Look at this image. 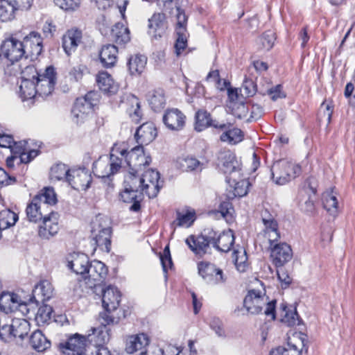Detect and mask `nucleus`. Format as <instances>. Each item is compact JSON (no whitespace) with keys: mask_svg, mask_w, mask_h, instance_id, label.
Segmentation results:
<instances>
[{"mask_svg":"<svg viewBox=\"0 0 355 355\" xmlns=\"http://www.w3.org/2000/svg\"><path fill=\"white\" fill-rule=\"evenodd\" d=\"M42 206V205L37 201V198H33L31 202L27 206L26 210L27 217L30 221L37 223L43 218L41 211Z\"/></svg>","mask_w":355,"mask_h":355,"instance_id":"a18cd8bd","label":"nucleus"},{"mask_svg":"<svg viewBox=\"0 0 355 355\" xmlns=\"http://www.w3.org/2000/svg\"><path fill=\"white\" fill-rule=\"evenodd\" d=\"M143 192L149 198H155L157 196L160 187L159 184V173L153 169H148L141 175Z\"/></svg>","mask_w":355,"mask_h":355,"instance_id":"a211bd4d","label":"nucleus"},{"mask_svg":"<svg viewBox=\"0 0 355 355\" xmlns=\"http://www.w3.org/2000/svg\"><path fill=\"white\" fill-rule=\"evenodd\" d=\"M13 338L23 340L30 331V324L21 318H15L11 322Z\"/></svg>","mask_w":355,"mask_h":355,"instance_id":"e433bc0d","label":"nucleus"},{"mask_svg":"<svg viewBox=\"0 0 355 355\" xmlns=\"http://www.w3.org/2000/svg\"><path fill=\"white\" fill-rule=\"evenodd\" d=\"M324 208L331 215L338 211V201L336 197L331 193H324L322 197Z\"/></svg>","mask_w":355,"mask_h":355,"instance_id":"5fc2aeb1","label":"nucleus"},{"mask_svg":"<svg viewBox=\"0 0 355 355\" xmlns=\"http://www.w3.org/2000/svg\"><path fill=\"white\" fill-rule=\"evenodd\" d=\"M142 193L135 190L128 189V187H124V190L121 193V198L125 202H133L130 209L133 211H138L140 209V200Z\"/></svg>","mask_w":355,"mask_h":355,"instance_id":"f704fd0d","label":"nucleus"},{"mask_svg":"<svg viewBox=\"0 0 355 355\" xmlns=\"http://www.w3.org/2000/svg\"><path fill=\"white\" fill-rule=\"evenodd\" d=\"M38 95L35 81L21 80L19 95L23 101L31 100Z\"/></svg>","mask_w":355,"mask_h":355,"instance_id":"c9c22d12","label":"nucleus"},{"mask_svg":"<svg viewBox=\"0 0 355 355\" xmlns=\"http://www.w3.org/2000/svg\"><path fill=\"white\" fill-rule=\"evenodd\" d=\"M218 160L221 165V170L230 177H239L240 164L236 159L234 154L230 150L220 151Z\"/></svg>","mask_w":355,"mask_h":355,"instance_id":"dca6fc26","label":"nucleus"},{"mask_svg":"<svg viewBox=\"0 0 355 355\" xmlns=\"http://www.w3.org/2000/svg\"><path fill=\"white\" fill-rule=\"evenodd\" d=\"M21 44H23L26 57H37L42 51V39L37 32H31L24 38Z\"/></svg>","mask_w":355,"mask_h":355,"instance_id":"6ab92c4d","label":"nucleus"},{"mask_svg":"<svg viewBox=\"0 0 355 355\" xmlns=\"http://www.w3.org/2000/svg\"><path fill=\"white\" fill-rule=\"evenodd\" d=\"M243 132L236 128L230 129L223 132L220 139L221 141L227 143L230 145H235L243 139Z\"/></svg>","mask_w":355,"mask_h":355,"instance_id":"37998d69","label":"nucleus"},{"mask_svg":"<svg viewBox=\"0 0 355 355\" xmlns=\"http://www.w3.org/2000/svg\"><path fill=\"white\" fill-rule=\"evenodd\" d=\"M17 219V215L10 209H3L0 211V238L2 230L14 225Z\"/></svg>","mask_w":355,"mask_h":355,"instance_id":"c03bdc74","label":"nucleus"},{"mask_svg":"<svg viewBox=\"0 0 355 355\" xmlns=\"http://www.w3.org/2000/svg\"><path fill=\"white\" fill-rule=\"evenodd\" d=\"M180 165L183 171H193L200 167V162L194 157H187L180 159Z\"/></svg>","mask_w":355,"mask_h":355,"instance_id":"e2e57ef3","label":"nucleus"},{"mask_svg":"<svg viewBox=\"0 0 355 355\" xmlns=\"http://www.w3.org/2000/svg\"><path fill=\"white\" fill-rule=\"evenodd\" d=\"M174 12L177 19L176 33L178 35V38L175 44V53L179 56L184 51L187 45L186 35L187 16L184 10L178 6H175Z\"/></svg>","mask_w":355,"mask_h":355,"instance_id":"6e6552de","label":"nucleus"},{"mask_svg":"<svg viewBox=\"0 0 355 355\" xmlns=\"http://www.w3.org/2000/svg\"><path fill=\"white\" fill-rule=\"evenodd\" d=\"M232 211L233 208L229 202H223L220 205L218 210L210 214L216 215V217L217 218H224L226 220H228L230 217H232Z\"/></svg>","mask_w":355,"mask_h":355,"instance_id":"052dcab7","label":"nucleus"},{"mask_svg":"<svg viewBox=\"0 0 355 355\" xmlns=\"http://www.w3.org/2000/svg\"><path fill=\"white\" fill-rule=\"evenodd\" d=\"M212 244L221 252H228L230 250L234 242V236L231 230L223 232L220 234L217 239L212 234Z\"/></svg>","mask_w":355,"mask_h":355,"instance_id":"c756f323","label":"nucleus"},{"mask_svg":"<svg viewBox=\"0 0 355 355\" xmlns=\"http://www.w3.org/2000/svg\"><path fill=\"white\" fill-rule=\"evenodd\" d=\"M42 73H38L36 68L33 65L26 67L21 71V80H28L36 81L38 76Z\"/></svg>","mask_w":355,"mask_h":355,"instance_id":"774afa93","label":"nucleus"},{"mask_svg":"<svg viewBox=\"0 0 355 355\" xmlns=\"http://www.w3.org/2000/svg\"><path fill=\"white\" fill-rule=\"evenodd\" d=\"M29 343L35 350L42 352L51 347V341L40 330H36L30 336Z\"/></svg>","mask_w":355,"mask_h":355,"instance_id":"72a5a7b5","label":"nucleus"},{"mask_svg":"<svg viewBox=\"0 0 355 355\" xmlns=\"http://www.w3.org/2000/svg\"><path fill=\"white\" fill-rule=\"evenodd\" d=\"M112 39L117 44H125L130 40L129 29L123 24L117 23L112 29Z\"/></svg>","mask_w":355,"mask_h":355,"instance_id":"a19ab883","label":"nucleus"},{"mask_svg":"<svg viewBox=\"0 0 355 355\" xmlns=\"http://www.w3.org/2000/svg\"><path fill=\"white\" fill-rule=\"evenodd\" d=\"M123 108L126 110L130 117L135 123H138L141 118L139 100L134 95H128L122 101Z\"/></svg>","mask_w":355,"mask_h":355,"instance_id":"c85d7f7f","label":"nucleus"},{"mask_svg":"<svg viewBox=\"0 0 355 355\" xmlns=\"http://www.w3.org/2000/svg\"><path fill=\"white\" fill-rule=\"evenodd\" d=\"M164 19L165 16L163 13L154 14L149 19V28L155 31L164 28L165 26Z\"/></svg>","mask_w":355,"mask_h":355,"instance_id":"0e129e2a","label":"nucleus"},{"mask_svg":"<svg viewBox=\"0 0 355 355\" xmlns=\"http://www.w3.org/2000/svg\"><path fill=\"white\" fill-rule=\"evenodd\" d=\"M157 130L150 122L144 123L140 125L135 133V139L140 146L147 145L152 142L157 136Z\"/></svg>","mask_w":355,"mask_h":355,"instance_id":"a878e982","label":"nucleus"},{"mask_svg":"<svg viewBox=\"0 0 355 355\" xmlns=\"http://www.w3.org/2000/svg\"><path fill=\"white\" fill-rule=\"evenodd\" d=\"M148 101L153 110H160L164 107L166 103L164 90L162 89L153 90L149 94Z\"/></svg>","mask_w":355,"mask_h":355,"instance_id":"79ce46f5","label":"nucleus"},{"mask_svg":"<svg viewBox=\"0 0 355 355\" xmlns=\"http://www.w3.org/2000/svg\"><path fill=\"white\" fill-rule=\"evenodd\" d=\"M52 308L48 305H44L39 308L36 314L37 322H46L51 318Z\"/></svg>","mask_w":355,"mask_h":355,"instance_id":"69168bd1","label":"nucleus"},{"mask_svg":"<svg viewBox=\"0 0 355 355\" xmlns=\"http://www.w3.org/2000/svg\"><path fill=\"white\" fill-rule=\"evenodd\" d=\"M212 234L216 235V233L214 232H209L207 236L203 235L198 236L191 235L186 239V243L196 255L201 257L207 252L209 249V244L212 243Z\"/></svg>","mask_w":355,"mask_h":355,"instance_id":"f3484780","label":"nucleus"},{"mask_svg":"<svg viewBox=\"0 0 355 355\" xmlns=\"http://www.w3.org/2000/svg\"><path fill=\"white\" fill-rule=\"evenodd\" d=\"M59 230L58 214L51 212L42 218V223L39 226L38 235L43 239H50L58 234Z\"/></svg>","mask_w":355,"mask_h":355,"instance_id":"2eb2a0df","label":"nucleus"},{"mask_svg":"<svg viewBox=\"0 0 355 355\" xmlns=\"http://www.w3.org/2000/svg\"><path fill=\"white\" fill-rule=\"evenodd\" d=\"M147 58L142 55H134L128 60V69L132 75H140L145 69Z\"/></svg>","mask_w":355,"mask_h":355,"instance_id":"4c0bfd02","label":"nucleus"},{"mask_svg":"<svg viewBox=\"0 0 355 355\" xmlns=\"http://www.w3.org/2000/svg\"><path fill=\"white\" fill-rule=\"evenodd\" d=\"M89 261L87 256L83 253L73 252L67 257V266L77 275L83 277L86 274Z\"/></svg>","mask_w":355,"mask_h":355,"instance_id":"5701e85b","label":"nucleus"},{"mask_svg":"<svg viewBox=\"0 0 355 355\" xmlns=\"http://www.w3.org/2000/svg\"><path fill=\"white\" fill-rule=\"evenodd\" d=\"M125 153V144H116L112 148L110 157L101 156L93 164V173L101 178H110L122 167V158Z\"/></svg>","mask_w":355,"mask_h":355,"instance_id":"f257e3e1","label":"nucleus"},{"mask_svg":"<svg viewBox=\"0 0 355 355\" xmlns=\"http://www.w3.org/2000/svg\"><path fill=\"white\" fill-rule=\"evenodd\" d=\"M232 114L239 119H245L248 113V107L242 102H233L228 104Z\"/></svg>","mask_w":355,"mask_h":355,"instance_id":"4d7b16f0","label":"nucleus"},{"mask_svg":"<svg viewBox=\"0 0 355 355\" xmlns=\"http://www.w3.org/2000/svg\"><path fill=\"white\" fill-rule=\"evenodd\" d=\"M55 3L66 11H74L78 9L82 0H54Z\"/></svg>","mask_w":355,"mask_h":355,"instance_id":"bf43d9fd","label":"nucleus"},{"mask_svg":"<svg viewBox=\"0 0 355 355\" xmlns=\"http://www.w3.org/2000/svg\"><path fill=\"white\" fill-rule=\"evenodd\" d=\"M37 198V201L45 206L46 205H55L57 202V198L55 191L51 187H46L42 190L41 193L34 197Z\"/></svg>","mask_w":355,"mask_h":355,"instance_id":"09e8293b","label":"nucleus"},{"mask_svg":"<svg viewBox=\"0 0 355 355\" xmlns=\"http://www.w3.org/2000/svg\"><path fill=\"white\" fill-rule=\"evenodd\" d=\"M198 273L210 284H218L225 281L222 270L208 262L202 261L198 263Z\"/></svg>","mask_w":355,"mask_h":355,"instance_id":"ddd939ff","label":"nucleus"},{"mask_svg":"<svg viewBox=\"0 0 355 355\" xmlns=\"http://www.w3.org/2000/svg\"><path fill=\"white\" fill-rule=\"evenodd\" d=\"M87 335V340L89 342H94L96 345H102L110 339V334L108 330L105 327H101L98 328H92Z\"/></svg>","mask_w":355,"mask_h":355,"instance_id":"58836bf2","label":"nucleus"},{"mask_svg":"<svg viewBox=\"0 0 355 355\" xmlns=\"http://www.w3.org/2000/svg\"><path fill=\"white\" fill-rule=\"evenodd\" d=\"M275 300L269 302L268 297L261 291L252 289L245 296L243 304L250 314H259L265 307L264 314L274 320L275 318Z\"/></svg>","mask_w":355,"mask_h":355,"instance_id":"f03ea898","label":"nucleus"},{"mask_svg":"<svg viewBox=\"0 0 355 355\" xmlns=\"http://www.w3.org/2000/svg\"><path fill=\"white\" fill-rule=\"evenodd\" d=\"M87 70V67L83 64H78L71 68L69 71V77L71 81L80 82L85 72Z\"/></svg>","mask_w":355,"mask_h":355,"instance_id":"680f3d73","label":"nucleus"},{"mask_svg":"<svg viewBox=\"0 0 355 355\" xmlns=\"http://www.w3.org/2000/svg\"><path fill=\"white\" fill-rule=\"evenodd\" d=\"M270 245V257L275 266L282 267L291 260L293 251L289 245L286 243H279Z\"/></svg>","mask_w":355,"mask_h":355,"instance_id":"4468645a","label":"nucleus"},{"mask_svg":"<svg viewBox=\"0 0 355 355\" xmlns=\"http://www.w3.org/2000/svg\"><path fill=\"white\" fill-rule=\"evenodd\" d=\"M304 347V335L295 333L288 338L286 345L279 347L270 352V355H302Z\"/></svg>","mask_w":355,"mask_h":355,"instance_id":"9b49d317","label":"nucleus"},{"mask_svg":"<svg viewBox=\"0 0 355 355\" xmlns=\"http://www.w3.org/2000/svg\"><path fill=\"white\" fill-rule=\"evenodd\" d=\"M38 95L47 96L52 93L55 84V72L53 67H48L35 81Z\"/></svg>","mask_w":355,"mask_h":355,"instance_id":"f8f14e48","label":"nucleus"},{"mask_svg":"<svg viewBox=\"0 0 355 355\" xmlns=\"http://www.w3.org/2000/svg\"><path fill=\"white\" fill-rule=\"evenodd\" d=\"M263 236L268 239L270 245L277 242L280 238V233L277 221L270 215L262 216Z\"/></svg>","mask_w":355,"mask_h":355,"instance_id":"bb28decb","label":"nucleus"},{"mask_svg":"<svg viewBox=\"0 0 355 355\" xmlns=\"http://www.w3.org/2000/svg\"><path fill=\"white\" fill-rule=\"evenodd\" d=\"M236 177H227L228 182L234 187V195L242 197L248 193V182L245 180L237 181Z\"/></svg>","mask_w":355,"mask_h":355,"instance_id":"603ef678","label":"nucleus"},{"mask_svg":"<svg viewBox=\"0 0 355 355\" xmlns=\"http://www.w3.org/2000/svg\"><path fill=\"white\" fill-rule=\"evenodd\" d=\"M271 172L273 181L284 185L300 174L301 167L292 162L279 160L272 165Z\"/></svg>","mask_w":355,"mask_h":355,"instance_id":"20e7f679","label":"nucleus"},{"mask_svg":"<svg viewBox=\"0 0 355 355\" xmlns=\"http://www.w3.org/2000/svg\"><path fill=\"white\" fill-rule=\"evenodd\" d=\"M24 55L26 56L23 44L14 37L5 40L0 49V58L2 60H6L11 64L17 62Z\"/></svg>","mask_w":355,"mask_h":355,"instance_id":"0eeeda50","label":"nucleus"},{"mask_svg":"<svg viewBox=\"0 0 355 355\" xmlns=\"http://www.w3.org/2000/svg\"><path fill=\"white\" fill-rule=\"evenodd\" d=\"M70 171L67 166L64 164H56L50 170L49 177L51 181L66 180Z\"/></svg>","mask_w":355,"mask_h":355,"instance_id":"49530a36","label":"nucleus"},{"mask_svg":"<svg viewBox=\"0 0 355 355\" xmlns=\"http://www.w3.org/2000/svg\"><path fill=\"white\" fill-rule=\"evenodd\" d=\"M67 182L75 190L86 191L92 182V176L85 168H73L70 169Z\"/></svg>","mask_w":355,"mask_h":355,"instance_id":"9d476101","label":"nucleus"},{"mask_svg":"<svg viewBox=\"0 0 355 355\" xmlns=\"http://www.w3.org/2000/svg\"><path fill=\"white\" fill-rule=\"evenodd\" d=\"M281 320L288 326H293L298 324V315L296 311L288 309L287 306L282 304L281 311Z\"/></svg>","mask_w":355,"mask_h":355,"instance_id":"864d4df0","label":"nucleus"},{"mask_svg":"<svg viewBox=\"0 0 355 355\" xmlns=\"http://www.w3.org/2000/svg\"><path fill=\"white\" fill-rule=\"evenodd\" d=\"M33 293L35 295L42 296V300H47L51 297L53 294L52 285L47 280L41 281L35 286Z\"/></svg>","mask_w":355,"mask_h":355,"instance_id":"3c124183","label":"nucleus"},{"mask_svg":"<svg viewBox=\"0 0 355 355\" xmlns=\"http://www.w3.org/2000/svg\"><path fill=\"white\" fill-rule=\"evenodd\" d=\"M195 220L196 214L194 211L189 210L177 211L176 219L171 223V227L173 230V232L178 227H189L193 224Z\"/></svg>","mask_w":355,"mask_h":355,"instance_id":"473e14b6","label":"nucleus"},{"mask_svg":"<svg viewBox=\"0 0 355 355\" xmlns=\"http://www.w3.org/2000/svg\"><path fill=\"white\" fill-rule=\"evenodd\" d=\"M209 325L210 328L215 331L218 336H225V331L224 330L223 323L219 318L216 317L211 318L209 321Z\"/></svg>","mask_w":355,"mask_h":355,"instance_id":"338daca9","label":"nucleus"},{"mask_svg":"<svg viewBox=\"0 0 355 355\" xmlns=\"http://www.w3.org/2000/svg\"><path fill=\"white\" fill-rule=\"evenodd\" d=\"M233 259L236 268L239 272H244L247 270L248 268V257L244 249L234 250Z\"/></svg>","mask_w":355,"mask_h":355,"instance_id":"8fccbe9b","label":"nucleus"},{"mask_svg":"<svg viewBox=\"0 0 355 355\" xmlns=\"http://www.w3.org/2000/svg\"><path fill=\"white\" fill-rule=\"evenodd\" d=\"M117 54L118 49L114 45H104L99 52L100 60L104 67H112L116 62Z\"/></svg>","mask_w":355,"mask_h":355,"instance_id":"2f4dec72","label":"nucleus"},{"mask_svg":"<svg viewBox=\"0 0 355 355\" xmlns=\"http://www.w3.org/2000/svg\"><path fill=\"white\" fill-rule=\"evenodd\" d=\"M210 114L205 110H199L196 114V127L195 129L200 132L209 127L210 123Z\"/></svg>","mask_w":355,"mask_h":355,"instance_id":"13d9d810","label":"nucleus"},{"mask_svg":"<svg viewBox=\"0 0 355 355\" xmlns=\"http://www.w3.org/2000/svg\"><path fill=\"white\" fill-rule=\"evenodd\" d=\"M15 7L10 0H0V20L8 21L14 19Z\"/></svg>","mask_w":355,"mask_h":355,"instance_id":"de8ad7c7","label":"nucleus"},{"mask_svg":"<svg viewBox=\"0 0 355 355\" xmlns=\"http://www.w3.org/2000/svg\"><path fill=\"white\" fill-rule=\"evenodd\" d=\"M24 306L26 304L15 293L3 292L0 295V309L6 314L15 312Z\"/></svg>","mask_w":355,"mask_h":355,"instance_id":"412c9836","label":"nucleus"},{"mask_svg":"<svg viewBox=\"0 0 355 355\" xmlns=\"http://www.w3.org/2000/svg\"><path fill=\"white\" fill-rule=\"evenodd\" d=\"M149 340L144 334L132 335L129 336L125 343V351L128 354L140 352V355H144L145 347L148 345Z\"/></svg>","mask_w":355,"mask_h":355,"instance_id":"cd10ccee","label":"nucleus"},{"mask_svg":"<svg viewBox=\"0 0 355 355\" xmlns=\"http://www.w3.org/2000/svg\"><path fill=\"white\" fill-rule=\"evenodd\" d=\"M107 275V268L101 261L94 260L89 263L84 279L89 288L102 283Z\"/></svg>","mask_w":355,"mask_h":355,"instance_id":"1a4fd4ad","label":"nucleus"},{"mask_svg":"<svg viewBox=\"0 0 355 355\" xmlns=\"http://www.w3.org/2000/svg\"><path fill=\"white\" fill-rule=\"evenodd\" d=\"M87 340V337L79 334L70 336L68 340L62 344L64 353L68 354V352L73 354L86 352Z\"/></svg>","mask_w":355,"mask_h":355,"instance_id":"393cba45","label":"nucleus"},{"mask_svg":"<svg viewBox=\"0 0 355 355\" xmlns=\"http://www.w3.org/2000/svg\"><path fill=\"white\" fill-rule=\"evenodd\" d=\"M276 40L275 34L272 31H266L257 40L260 48L265 50H270L274 45Z\"/></svg>","mask_w":355,"mask_h":355,"instance_id":"6e6d98bb","label":"nucleus"},{"mask_svg":"<svg viewBox=\"0 0 355 355\" xmlns=\"http://www.w3.org/2000/svg\"><path fill=\"white\" fill-rule=\"evenodd\" d=\"M111 228L102 217H96L92 222L91 231L92 245L94 250L98 247L101 250L109 252L111 248Z\"/></svg>","mask_w":355,"mask_h":355,"instance_id":"7ed1b4c3","label":"nucleus"},{"mask_svg":"<svg viewBox=\"0 0 355 355\" xmlns=\"http://www.w3.org/2000/svg\"><path fill=\"white\" fill-rule=\"evenodd\" d=\"M83 33L78 28L68 30L62 36V48L67 55H71L82 43Z\"/></svg>","mask_w":355,"mask_h":355,"instance_id":"aec40b11","label":"nucleus"},{"mask_svg":"<svg viewBox=\"0 0 355 355\" xmlns=\"http://www.w3.org/2000/svg\"><path fill=\"white\" fill-rule=\"evenodd\" d=\"M138 171L134 168L129 170L125 176L124 187H128V189H135L143 193L142 187L144 184H142L141 176L137 175Z\"/></svg>","mask_w":355,"mask_h":355,"instance_id":"ea45409f","label":"nucleus"},{"mask_svg":"<svg viewBox=\"0 0 355 355\" xmlns=\"http://www.w3.org/2000/svg\"><path fill=\"white\" fill-rule=\"evenodd\" d=\"M97 94L94 92H88L84 97L78 98L74 103L71 113L76 123L87 121L93 113Z\"/></svg>","mask_w":355,"mask_h":355,"instance_id":"39448f33","label":"nucleus"},{"mask_svg":"<svg viewBox=\"0 0 355 355\" xmlns=\"http://www.w3.org/2000/svg\"><path fill=\"white\" fill-rule=\"evenodd\" d=\"M119 157L122 158V165L125 162L130 169L139 170L151 162V157L146 154L144 147L140 145L132 148L129 151L125 147V153L123 156Z\"/></svg>","mask_w":355,"mask_h":355,"instance_id":"423d86ee","label":"nucleus"},{"mask_svg":"<svg viewBox=\"0 0 355 355\" xmlns=\"http://www.w3.org/2000/svg\"><path fill=\"white\" fill-rule=\"evenodd\" d=\"M121 300V293L118 288L113 286H108L103 289L102 295V303L104 309L110 312L117 309Z\"/></svg>","mask_w":355,"mask_h":355,"instance_id":"b1692460","label":"nucleus"},{"mask_svg":"<svg viewBox=\"0 0 355 355\" xmlns=\"http://www.w3.org/2000/svg\"><path fill=\"white\" fill-rule=\"evenodd\" d=\"M96 80L99 89L105 93L113 94L118 90V85L106 71L98 72Z\"/></svg>","mask_w":355,"mask_h":355,"instance_id":"7c9ffc66","label":"nucleus"},{"mask_svg":"<svg viewBox=\"0 0 355 355\" xmlns=\"http://www.w3.org/2000/svg\"><path fill=\"white\" fill-rule=\"evenodd\" d=\"M186 116L178 109L167 110L163 116V121L166 126L172 130H180L185 124Z\"/></svg>","mask_w":355,"mask_h":355,"instance_id":"4be33fe9","label":"nucleus"}]
</instances>
